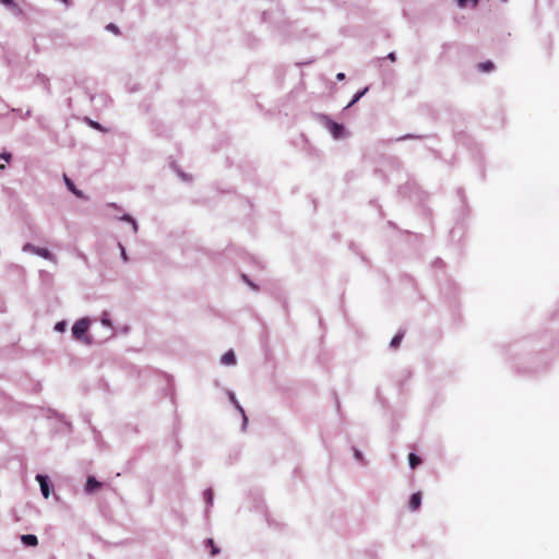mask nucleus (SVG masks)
<instances>
[{"label": "nucleus", "instance_id": "nucleus-1", "mask_svg": "<svg viewBox=\"0 0 559 559\" xmlns=\"http://www.w3.org/2000/svg\"><path fill=\"white\" fill-rule=\"evenodd\" d=\"M318 121L323 124L335 140L344 139L347 134L343 124L333 121L329 116L319 114Z\"/></svg>", "mask_w": 559, "mask_h": 559}, {"label": "nucleus", "instance_id": "nucleus-2", "mask_svg": "<svg viewBox=\"0 0 559 559\" xmlns=\"http://www.w3.org/2000/svg\"><path fill=\"white\" fill-rule=\"evenodd\" d=\"M22 250L24 252H31L33 254H36V255H39L43 259H46L48 261H51L53 263L57 262V258L55 254H52L48 249L46 248H39V247H36L29 242L25 243L22 248Z\"/></svg>", "mask_w": 559, "mask_h": 559}, {"label": "nucleus", "instance_id": "nucleus-3", "mask_svg": "<svg viewBox=\"0 0 559 559\" xmlns=\"http://www.w3.org/2000/svg\"><path fill=\"white\" fill-rule=\"evenodd\" d=\"M90 328L88 318H82L78 320L72 326V335L76 340H82Z\"/></svg>", "mask_w": 559, "mask_h": 559}, {"label": "nucleus", "instance_id": "nucleus-4", "mask_svg": "<svg viewBox=\"0 0 559 559\" xmlns=\"http://www.w3.org/2000/svg\"><path fill=\"white\" fill-rule=\"evenodd\" d=\"M35 479L39 484L40 492H41L43 497L47 499L51 492V485L49 483L48 476L43 475V474H37Z\"/></svg>", "mask_w": 559, "mask_h": 559}, {"label": "nucleus", "instance_id": "nucleus-5", "mask_svg": "<svg viewBox=\"0 0 559 559\" xmlns=\"http://www.w3.org/2000/svg\"><path fill=\"white\" fill-rule=\"evenodd\" d=\"M227 394H228V399H229L230 403L241 414V417H242V430H245L246 426H247V423H248V417L246 416L245 409L242 408V406L237 401L236 395H235L234 392L228 391Z\"/></svg>", "mask_w": 559, "mask_h": 559}, {"label": "nucleus", "instance_id": "nucleus-6", "mask_svg": "<svg viewBox=\"0 0 559 559\" xmlns=\"http://www.w3.org/2000/svg\"><path fill=\"white\" fill-rule=\"evenodd\" d=\"M102 487V483L98 481L94 476H88L85 484V492L93 493L95 490Z\"/></svg>", "mask_w": 559, "mask_h": 559}, {"label": "nucleus", "instance_id": "nucleus-7", "mask_svg": "<svg viewBox=\"0 0 559 559\" xmlns=\"http://www.w3.org/2000/svg\"><path fill=\"white\" fill-rule=\"evenodd\" d=\"M21 540L27 547H35L38 545V538L34 534L22 535Z\"/></svg>", "mask_w": 559, "mask_h": 559}, {"label": "nucleus", "instance_id": "nucleus-8", "mask_svg": "<svg viewBox=\"0 0 559 559\" xmlns=\"http://www.w3.org/2000/svg\"><path fill=\"white\" fill-rule=\"evenodd\" d=\"M221 364L225 366H234L236 364V355L233 350L226 352L222 358Z\"/></svg>", "mask_w": 559, "mask_h": 559}, {"label": "nucleus", "instance_id": "nucleus-9", "mask_svg": "<svg viewBox=\"0 0 559 559\" xmlns=\"http://www.w3.org/2000/svg\"><path fill=\"white\" fill-rule=\"evenodd\" d=\"M421 504V493L420 492H415L412 495L411 499H409V509L412 511H416L419 509Z\"/></svg>", "mask_w": 559, "mask_h": 559}, {"label": "nucleus", "instance_id": "nucleus-10", "mask_svg": "<svg viewBox=\"0 0 559 559\" xmlns=\"http://www.w3.org/2000/svg\"><path fill=\"white\" fill-rule=\"evenodd\" d=\"M64 178V183L67 186V188L76 197L79 198H83V192L79 189H76L75 185L73 183V181L68 178L66 175L63 176Z\"/></svg>", "mask_w": 559, "mask_h": 559}, {"label": "nucleus", "instance_id": "nucleus-11", "mask_svg": "<svg viewBox=\"0 0 559 559\" xmlns=\"http://www.w3.org/2000/svg\"><path fill=\"white\" fill-rule=\"evenodd\" d=\"M100 323L104 326L108 328L110 331H114L112 322H111V320L109 318V313L108 312L105 311V312L102 313ZM112 335H114V332L110 333V336H112Z\"/></svg>", "mask_w": 559, "mask_h": 559}, {"label": "nucleus", "instance_id": "nucleus-12", "mask_svg": "<svg viewBox=\"0 0 559 559\" xmlns=\"http://www.w3.org/2000/svg\"><path fill=\"white\" fill-rule=\"evenodd\" d=\"M408 464H409V467L414 469L421 464V459L418 455H416L415 453H409L408 454Z\"/></svg>", "mask_w": 559, "mask_h": 559}, {"label": "nucleus", "instance_id": "nucleus-13", "mask_svg": "<svg viewBox=\"0 0 559 559\" xmlns=\"http://www.w3.org/2000/svg\"><path fill=\"white\" fill-rule=\"evenodd\" d=\"M120 221L122 222H127V223H130L132 225V229H133V233H136L138 231V223L129 214H123L122 216L119 217Z\"/></svg>", "mask_w": 559, "mask_h": 559}, {"label": "nucleus", "instance_id": "nucleus-14", "mask_svg": "<svg viewBox=\"0 0 559 559\" xmlns=\"http://www.w3.org/2000/svg\"><path fill=\"white\" fill-rule=\"evenodd\" d=\"M368 92V87H365L364 90L357 92L353 99L349 102V104L346 106V108L352 107L354 104H356L366 93Z\"/></svg>", "mask_w": 559, "mask_h": 559}, {"label": "nucleus", "instance_id": "nucleus-15", "mask_svg": "<svg viewBox=\"0 0 559 559\" xmlns=\"http://www.w3.org/2000/svg\"><path fill=\"white\" fill-rule=\"evenodd\" d=\"M0 3L16 13H20V11H21L20 8L17 7V4L13 0H0Z\"/></svg>", "mask_w": 559, "mask_h": 559}, {"label": "nucleus", "instance_id": "nucleus-16", "mask_svg": "<svg viewBox=\"0 0 559 559\" xmlns=\"http://www.w3.org/2000/svg\"><path fill=\"white\" fill-rule=\"evenodd\" d=\"M203 498L207 507H211L213 504L214 495L212 489H206L203 492Z\"/></svg>", "mask_w": 559, "mask_h": 559}, {"label": "nucleus", "instance_id": "nucleus-17", "mask_svg": "<svg viewBox=\"0 0 559 559\" xmlns=\"http://www.w3.org/2000/svg\"><path fill=\"white\" fill-rule=\"evenodd\" d=\"M403 336L404 334L403 333H397L390 342V347L391 348H397L403 340Z\"/></svg>", "mask_w": 559, "mask_h": 559}, {"label": "nucleus", "instance_id": "nucleus-18", "mask_svg": "<svg viewBox=\"0 0 559 559\" xmlns=\"http://www.w3.org/2000/svg\"><path fill=\"white\" fill-rule=\"evenodd\" d=\"M495 68L493 63L491 61L480 62L478 64V69L483 72H490Z\"/></svg>", "mask_w": 559, "mask_h": 559}, {"label": "nucleus", "instance_id": "nucleus-19", "mask_svg": "<svg viewBox=\"0 0 559 559\" xmlns=\"http://www.w3.org/2000/svg\"><path fill=\"white\" fill-rule=\"evenodd\" d=\"M353 454L358 462H360L362 465H367V461L365 460L364 454L360 450H358L357 448H353Z\"/></svg>", "mask_w": 559, "mask_h": 559}, {"label": "nucleus", "instance_id": "nucleus-20", "mask_svg": "<svg viewBox=\"0 0 559 559\" xmlns=\"http://www.w3.org/2000/svg\"><path fill=\"white\" fill-rule=\"evenodd\" d=\"M205 543H206V545H207V546H210V547H211V555H212L213 557H214V556H217V555L219 554L221 549H219L217 546H215V544H214L213 539L207 538Z\"/></svg>", "mask_w": 559, "mask_h": 559}, {"label": "nucleus", "instance_id": "nucleus-21", "mask_svg": "<svg viewBox=\"0 0 559 559\" xmlns=\"http://www.w3.org/2000/svg\"><path fill=\"white\" fill-rule=\"evenodd\" d=\"M67 329V322L66 321H59L55 324V331L57 332H64Z\"/></svg>", "mask_w": 559, "mask_h": 559}, {"label": "nucleus", "instance_id": "nucleus-22", "mask_svg": "<svg viewBox=\"0 0 559 559\" xmlns=\"http://www.w3.org/2000/svg\"><path fill=\"white\" fill-rule=\"evenodd\" d=\"M118 247L120 249L121 259L123 260V262H128L129 261V257L127 254L126 248L122 246L121 242H118Z\"/></svg>", "mask_w": 559, "mask_h": 559}, {"label": "nucleus", "instance_id": "nucleus-23", "mask_svg": "<svg viewBox=\"0 0 559 559\" xmlns=\"http://www.w3.org/2000/svg\"><path fill=\"white\" fill-rule=\"evenodd\" d=\"M242 280L254 290L258 289L257 285L252 283L247 275H242Z\"/></svg>", "mask_w": 559, "mask_h": 559}, {"label": "nucleus", "instance_id": "nucleus-24", "mask_svg": "<svg viewBox=\"0 0 559 559\" xmlns=\"http://www.w3.org/2000/svg\"><path fill=\"white\" fill-rule=\"evenodd\" d=\"M0 158L4 159L5 162H10L12 158V154L9 152H3L0 154Z\"/></svg>", "mask_w": 559, "mask_h": 559}, {"label": "nucleus", "instance_id": "nucleus-25", "mask_svg": "<svg viewBox=\"0 0 559 559\" xmlns=\"http://www.w3.org/2000/svg\"><path fill=\"white\" fill-rule=\"evenodd\" d=\"M106 28L115 34H118L119 33V29L117 27V25L112 24V23H109Z\"/></svg>", "mask_w": 559, "mask_h": 559}, {"label": "nucleus", "instance_id": "nucleus-26", "mask_svg": "<svg viewBox=\"0 0 559 559\" xmlns=\"http://www.w3.org/2000/svg\"><path fill=\"white\" fill-rule=\"evenodd\" d=\"M468 3V0H456V4L459 8L464 9Z\"/></svg>", "mask_w": 559, "mask_h": 559}, {"label": "nucleus", "instance_id": "nucleus-27", "mask_svg": "<svg viewBox=\"0 0 559 559\" xmlns=\"http://www.w3.org/2000/svg\"><path fill=\"white\" fill-rule=\"evenodd\" d=\"M386 59H389L390 61H395L396 60V53L395 52H390L388 56H386Z\"/></svg>", "mask_w": 559, "mask_h": 559}, {"label": "nucleus", "instance_id": "nucleus-28", "mask_svg": "<svg viewBox=\"0 0 559 559\" xmlns=\"http://www.w3.org/2000/svg\"><path fill=\"white\" fill-rule=\"evenodd\" d=\"M91 126L97 130H100L102 129V126L98 123V122H95V121H91Z\"/></svg>", "mask_w": 559, "mask_h": 559}, {"label": "nucleus", "instance_id": "nucleus-29", "mask_svg": "<svg viewBox=\"0 0 559 559\" xmlns=\"http://www.w3.org/2000/svg\"><path fill=\"white\" fill-rule=\"evenodd\" d=\"M345 79V74L343 72H340L336 74V80L343 81Z\"/></svg>", "mask_w": 559, "mask_h": 559}, {"label": "nucleus", "instance_id": "nucleus-30", "mask_svg": "<svg viewBox=\"0 0 559 559\" xmlns=\"http://www.w3.org/2000/svg\"><path fill=\"white\" fill-rule=\"evenodd\" d=\"M468 2L471 3L472 8H476L479 0H468Z\"/></svg>", "mask_w": 559, "mask_h": 559}, {"label": "nucleus", "instance_id": "nucleus-31", "mask_svg": "<svg viewBox=\"0 0 559 559\" xmlns=\"http://www.w3.org/2000/svg\"><path fill=\"white\" fill-rule=\"evenodd\" d=\"M409 138H412V135L411 134H406L404 136L399 138L397 141H402V140L409 139Z\"/></svg>", "mask_w": 559, "mask_h": 559}, {"label": "nucleus", "instance_id": "nucleus-32", "mask_svg": "<svg viewBox=\"0 0 559 559\" xmlns=\"http://www.w3.org/2000/svg\"><path fill=\"white\" fill-rule=\"evenodd\" d=\"M31 114H32V111L28 109V110H26V112H24V116L22 118L25 119V118L29 117Z\"/></svg>", "mask_w": 559, "mask_h": 559}, {"label": "nucleus", "instance_id": "nucleus-33", "mask_svg": "<svg viewBox=\"0 0 559 559\" xmlns=\"http://www.w3.org/2000/svg\"><path fill=\"white\" fill-rule=\"evenodd\" d=\"M178 174L182 178V180H187V176L183 173L179 171Z\"/></svg>", "mask_w": 559, "mask_h": 559}, {"label": "nucleus", "instance_id": "nucleus-34", "mask_svg": "<svg viewBox=\"0 0 559 559\" xmlns=\"http://www.w3.org/2000/svg\"><path fill=\"white\" fill-rule=\"evenodd\" d=\"M61 2H63L66 5H70V0H60Z\"/></svg>", "mask_w": 559, "mask_h": 559}, {"label": "nucleus", "instance_id": "nucleus-35", "mask_svg": "<svg viewBox=\"0 0 559 559\" xmlns=\"http://www.w3.org/2000/svg\"><path fill=\"white\" fill-rule=\"evenodd\" d=\"M109 206H112L115 209H117L118 206L115 204V203H110Z\"/></svg>", "mask_w": 559, "mask_h": 559}, {"label": "nucleus", "instance_id": "nucleus-36", "mask_svg": "<svg viewBox=\"0 0 559 559\" xmlns=\"http://www.w3.org/2000/svg\"><path fill=\"white\" fill-rule=\"evenodd\" d=\"M502 2H507L508 0H501Z\"/></svg>", "mask_w": 559, "mask_h": 559}]
</instances>
